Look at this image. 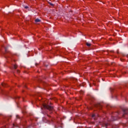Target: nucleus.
Segmentation results:
<instances>
[{
  "instance_id": "obj_8",
  "label": "nucleus",
  "mask_w": 128,
  "mask_h": 128,
  "mask_svg": "<svg viewBox=\"0 0 128 128\" xmlns=\"http://www.w3.org/2000/svg\"><path fill=\"white\" fill-rule=\"evenodd\" d=\"M2 86H6V84H4V83H2Z\"/></svg>"
},
{
  "instance_id": "obj_19",
  "label": "nucleus",
  "mask_w": 128,
  "mask_h": 128,
  "mask_svg": "<svg viewBox=\"0 0 128 128\" xmlns=\"http://www.w3.org/2000/svg\"><path fill=\"white\" fill-rule=\"evenodd\" d=\"M106 126H108V124H106Z\"/></svg>"
},
{
  "instance_id": "obj_6",
  "label": "nucleus",
  "mask_w": 128,
  "mask_h": 128,
  "mask_svg": "<svg viewBox=\"0 0 128 128\" xmlns=\"http://www.w3.org/2000/svg\"><path fill=\"white\" fill-rule=\"evenodd\" d=\"M112 128H118V125H113Z\"/></svg>"
},
{
  "instance_id": "obj_20",
  "label": "nucleus",
  "mask_w": 128,
  "mask_h": 128,
  "mask_svg": "<svg viewBox=\"0 0 128 128\" xmlns=\"http://www.w3.org/2000/svg\"><path fill=\"white\" fill-rule=\"evenodd\" d=\"M18 98H16V100H18Z\"/></svg>"
},
{
  "instance_id": "obj_9",
  "label": "nucleus",
  "mask_w": 128,
  "mask_h": 128,
  "mask_svg": "<svg viewBox=\"0 0 128 128\" xmlns=\"http://www.w3.org/2000/svg\"><path fill=\"white\" fill-rule=\"evenodd\" d=\"M6 52H8V48L6 47H4Z\"/></svg>"
},
{
  "instance_id": "obj_10",
  "label": "nucleus",
  "mask_w": 128,
  "mask_h": 128,
  "mask_svg": "<svg viewBox=\"0 0 128 128\" xmlns=\"http://www.w3.org/2000/svg\"><path fill=\"white\" fill-rule=\"evenodd\" d=\"M16 68H18V66L14 65V70H16Z\"/></svg>"
},
{
  "instance_id": "obj_1",
  "label": "nucleus",
  "mask_w": 128,
  "mask_h": 128,
  "mask_svg": "<svg viewBox=\"0 0 128 128\" xmlns=\"http://www.w3.org/2000/svg\"><path fill=\"white\" fill-rule=\"evenodd\" d=\"M43 107L44 108H46V110H51V111L54 110V107L50 105H48L46 104H44Z\"/></svg>"
},
{
  "instance_id": "obj_13",
  "label": "nucleus",
  "mask_w": 128,
  "mask_h": 128,
  "mask_svg": "<svg viewBox=\"0 0 128 128\" xmlns=\"http://www.w3.org/2000/svg\"><path fill=\"white\" fill-rule=\"evenodd\" d=\"M16 118H20V116H18V115H17V116H16Z\"/></svg>"
},
{
  "instance_id": "obj_14",
  "label": "nucleus",
  "mask_w": 128,
  "mask_h": 128,
  "mask_svg": "<svg viewBox=\"0 0 128 128\" xmlns=\"http://www.w3.org/2000/svg\"><path fill=\"white\" fill-rule=\"evenodd\" d=\"M49 4H50V6H54V4L51 3V2H49Z\"/></svg>"
},
{
  "instance_id": "obj_21",
  "label": "nucleus",
  "mask_w": 128,
  "mask_h": 128,
  "mask_svg": "<svg viewBox=\"0 0 128 128\" xmlns=\"http://www.w3.org/2000/svg\"><path fill=\"white\" fill-rule=\"evenodd\" d=\"M108 121H110V120H108Z\"/></svg>"
},
{
  "instance_id": "obj_12",
  "label": "nucleus",
  "mask_w": 128,
  "mask_h": 128,
  "mask_svg": "<svg viewBox=\"0 0 128 128\" xmlns=\"http://www.w3.org/2000/svg\"><path fill=\"white\" fill-rule=\"evenodd\" d=\"M110 90L111 92H112L114 90V89L111 88L110 89Z\"/></svg>"
},
{
  "instance_id": "obj_4",
  "label": "nucleus",
  "mask_w": 128,
  "mask_h": 128,
  "mask_svg": "<svg viewBox=\"0 0 128 128\" xmlns=\"http://www.w3.org/2000/svg\"><path fill=\"white\" fill-rule=\"evenodd\" d=\"M95 106L96 108H100V109L102 107V104H98L95 105Z\"/></svg>"
},
{
  "instance_id": "obj_7",
  "label": "nucleus",
  "mask_w": 128,
  "mask_h": 128,
  "mask_svg": "<svg viewBox=\"0 0 128 128\" xmlns=\"http://www.w3.org/2000/svg\"><path fill=\"white\" fill-rule=\"evenodd\" d=\"M86 46H90L92 44H90V43L86 42Z\"/></svg>"
},
{
  "instance_id": "obj_2",
  "label": "nucleus",
  "mask_w": 128,
  "mask_h": 128,
  "mask_svg": "<svg viewBox=\"0 0 128 128\" xmlns=\"http://www.w3.org/2000/svg\"><path fill=\"white\" fill-rule=\"evenodd\" d=\"M124 114H122V116H128V108H124L123 109Z\"/></svg>"
},
{
  "instance_id": "obj_17",
  "label": "nucleus",
  "mask_w": 128,
  "mask_h": 128,
  "mask_svg": "<svg viewBox=\"0 0 128 128\" xmlns=\"http://www.w3.org/2000/svg\"><path fill=\"white\" fill-rule=\"evenodd\" d=\"M38 64H36V66H38Z\"/></svg>"
},
{
  "instance_id": "obj_11",
  "label": "nucleus",
  "mask_w": 128,
  "mask_h": 128,
  "mask_svg": "<svg viewBox=\"0 0 128 128\" xmlns=\"http://www.w3.org/2000/svg\"><path fill=\"white\" fill-rule=\"evenodd\" d=\"M118 114H120V112H116L114 114V116H118Z\"/></svg>"
},
{
  "instance_id": "obj_5",
  "label": "nucleus",
  "mask_w": 128,
  "mask_h": 128,
  "mask_svg": "<svg viewBox=\"0 0 128 128\" xmlns=\"http://www.w3.org/2000/svg\"><path fill=\"white\" fill-rule=\"evenodd\" d=\"M35 22H40V20L36 18L35 20Z\"/></svg>"
},
{
  "instance_id": "obj_15",
  "label": "nucleus",
  "mask_w": 128,
  "mask_h": 128,
  "mask_svg": "<svg viewBox=\"0 0 128 128\" xmlns=\"http://www.w3.org/2000/svg\"><path fill=\"white\" fill-rule=\"evenodd\" d=\"M94 116H96V114H93L92 115V118H94Z\"/></svg>"
},
{
  "instance_id": "obj_3",
  "label": "nucleus",
  "mask_w": 128,
  "mask_h": 128,
  "mask_svg": "<svg viewBox=\"0 0 128 128\" xmlns=\"http://www.w3.org/2000/svg\"><path fill=\"white\" fill-rule=\"evenodd\" d=\"M118 118V116H112L110 120H112V121L116 120Z\"/></svg>"
},
{
  "instance_id": "obj_18",
  "label": "nucleus",
  "mask_w": 128,
  "mask_h": 128,
  "mask_svg": "<svg viewBox=\"0 0 128 128\" xmlns=\"http://www.w3.org/2000/svg\"><path fill=\"white\" fill-rule=\"evenodd\" d=\"M17 72H20V70H18Z\"/></svg>"
},
{
  "instance_id": "obj_16",
  "label": "nucleus",
  "mask_w": 128,
  "mask_h": 128,
  "mask_svg": "<svg viewBox=\"0 0 128 128\" xmlns=\"http://www.w3.org/2000/svg\"><path fill=\"white\" fill-rule=\"evenodd\" d=\"M24 8L28 9V6H26L24 7Z\"/></svg>"
}]
</instances>
